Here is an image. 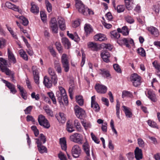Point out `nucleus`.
Segmentation results:
<instances>
[{
  "mask_svg": "<svg viewBox=\"0 0 160 160\" xmlns=\"http://www.w3.org/2000/svg\"><path fill=\"white\" fill-rule=\"evenodd\" d=\"M6 45V40L2 38H0V49L5 47Z\"/></svg>",
  "mask_w": 160,
  "mask_h": 160,
  "instance_id": "8fccbe9b",
  "label": "nucleus"
},
{
  "mask_svg": "<svg viewBox=\"0 0 160 160\" xmlns=\"http://www.w3.org/2000/svg\"><path fill=\"white\" fill-rule=\"evenodd\" d=\"M19 53L24 60L27 61L28 59V56L26 52L23 50L21 49L19 51Z\"/></svg>",
  "mask_w": 160,
  "mask_h": 160,
  "instance_id": "f704fd0d",
  "label": "nucleus"
},
{
  "mask_svg": "<svg viewBox=\"0 0 160 160\" xmlns=\"http://www.w3.org/2000/svg\"><path fill=\"white\" fill-rule=\"evenodd\" d=\"M131 80L133 86L135 87L139 86L141 82V77L135 73L132 75L131 77Z\"/></svg>",
  "mask_w": 160,
  "mask_h": 160,
  "instance_id": "423d86ee",
  "label": "nucleus"
},
{
  "mask_svg": "<svg viewBox=\"0 0 160 160\" xmlns=\"http://www.w3.org/2000/svg\"><path fill=\"white\" fill-rule=\"evenodd\" d=\"M132 96V94L129 92L124 91L122 92V98H124L125 97L131 98Z\"/></svg>",
  "mask_w": 160,
  "mask_h": 160,
  "instance_id": "a19ab883",
  "label": "nucleus"
},
{
  "mask_svg": "<svg viewBox=\"0 0 160 160\" xmlns=\"http://www.w3.org/2000/svg\"><path fill=\"white\" fill-rule=\"evenodd\" d=\"M47 94L50 98L52 100L53 103L54 104H56V103L57 102L53 93L51 92H48Z\"/></svg>",
  "mask_w": 160,
  "mask_h": 160,
  "instance_id": "58836bf2",
  "label": "nucleus"
},
{
  "mask_svg": "<svg viewBox=\"0 0 160 160\" xmlns=\"http://www.w3.org/2000/svg\"><path fill=\"white\" fill-rule=\"evenodd\" d=\"M39 124L47 129L49 128L50 127V124L48 120L42 115L38 116V119Z\"/></svg>",
  "mask_w": 160,
  "mask_h": 160,
  "instance_id": "7ed1b4c3",
  "label": "nucleus"
},
{
  "mask_svg": "<svg viewBox=\"0 0 160 160\" xmlns=\"http://www.w3.org/2000/svg\"><path fill=\"white\" fill-rule=\"evenodd\" d=\"M48 73L50 75L53 83L56 85L57 82L58 78L54 70L51 68H49L48 69Z\"/></svg>",
  "mask_w": 160,
  "mask_h": 160,
  "instance_id": "9b49d317",
  "label": "nucleus"
},
{
  "mask_svg": "<svg viewBox=\"0 0 160 160\" xmlns=\"http://www.w3.org/2000/svg\"><path fill=\"white\" fill-rule=\"evenodd\" d=\"M60 143L61 144L62 149L66 150L67 149L66 141L65 138H61L60 139Z\"/></svg>",
  "mask_w": 160,
  "mask_h": 160,
  "instance_id": "7c9ffc66",
  "label": "nucleus"
},
{
  "mask_svg": "<svg viewBox=\"0 0 160 160\" xmlns=\"http://www.w3.org/2000/svg\"><path fill=\"white\" fill-rule=\"evenodd\" d=\"M0 68L2 72H4L7 75L11 76L12 79V81H15L14 79V73L12 72L9 68H7L3 67L2 65L0 63Z\"/></svg>",
  "mask_w": 160,
  "mask_h": 160,
  "instance_id": "6e6552de",
  "label": "nucleus"
},
{
  "mask_svg": "<svg viewBox=\"0 0 160 160\" xmlns=\"http://www.w3.org/2000/svg\"><path fill=\"white\" fill-rule=\"evenodd\" d=\"M95 88L98 93L104 94L105 93L107 90L106 86L99 84H96L95 86Z\"/></svg>",
  "mask_w": 160,
  "mask_h": 160,
  "instance_id": "9d476101",
  "label": "nucleus"
},
{
  "mask_svg": "<svg viewBox=\"0 0 160 160\" xmlns=\"http://www.w3.org/2000/svg\"><path fill=\"white\" fill-rule=\"evenodd\" d=\"M148 97L152 101L155 102L156 101L155 94L151 90H148Z\"/></svg>",
  "mask_w": 160,
  "mask_h": 160,
  "instance_id": "2f4dec72",
  "label": "nucleus"
},
{
  "mask_svg": "<svg viewBox=\"0 0 160 160\" xmlns=\"http://www.w3.org/2000/svg\"><path fill=\"white\" fill-rule=\"evenodd\" d=\"M58 156L60 160H67L66 157L62 152H60L58 153Z\"/></svg>",
  "mask_w": 160,
  "mask_h": 160,
  "instance_id": "0e129e2a",
  "label": "nucleus"
},
{
  "mask_svg": "<svg viewBox=\"0 0 160 160\" xmlns=\"http://www.w3.org/2000/svg\"><path fill=\"white\" fill-rule=\"evenodd\" d=\"M43 109L48 115L52 116V112L49 108L48 106H46L44 107Z\"/></svg>",
  "mask_w": 160,
  "mask_h": 160,
  "instance_id": "49530a36",
  "label": "nucleus"
},
{
  "mask_svg": "<svg viewBox=\"0 0 160 160\" xmlns=\"http://www.w3.org/2000/svg\"><path fill=\"white\" fill-rule=\"evenodd\" d=\"M45 2L47 11L49 12H51L52 8L51 4L48 0H46Z\"/></svg>",
  "mask_w": 160,
  "mask_h": 160,
  "instance_id": "c03bdc74",
  "label": "nucleus"
},
{
  "mask_svg": "<svg viewBox=\"0 0 160 160\" xmlns=\"http://www.w3.org/2000/svg\"><path fill=\"white\" fill-rule=\"evenodd\" d=\"M33 76L38 75V70L34 66H33L32 68Z\"/></svg>",
  "mask_w": 160,
  "mask_h": 160,
  "instance_id": "e2e57ef3",
  "label": "nucleus"
},
{
  "mask_svg": "<svg viewBox=\"0 0 160 160\" xmlns=\"http://www.w3.org/2000/svg\"><path fill=\"white\" fill-rule=\"evenodd\" d=\"M111 35L113 37L116 38H118L120 37V35L116 31H113L111 32Z\"/></svg>",
  "mask_w": 160,
  "mask_h": 160,
  "instance_id": "3c124183",
  "label": "nucleus"
},
{
  "mask_svg": "<svg viewBox=\"0 0 160 160\" xmlns=\"http://www.w3.org/2000/svg\"><path fill=\"white\" fill-rule=\"evenodd\" d=\"M67 55L64 53L61 57V62L62 68L66 72H68L70 69L69 61Z\"/></svg>",
  "mask_w": 160,
  "mask_h": 160,
  "instance_id": "f257e3e1",
  "label": "nucleus"
},
{
  "mask_svg": "<svg viewBox=\"0 0 160 160\" xmlns=\"http://www.w3.org/2000/svg\"><path fill=\"white\" fill-rule=\"evenodd\" d=\"M81 149L78 145H74L72 148L71 153L72 156L75 158L79 157L81 154Z\"/></svg>",
  "mask_w": 160,
  "mask_h": 160,
  "instance_id": "0eeeda50",
  "label": "nucleus"
},
{
  "mask_svg": "<svg viewBox=\"0 0 160 160\" xmlns=\"http://www.w3.org/2000/svg\"><path fill=\"white\" fill-rule=\"evenodd\" d=\"M50 27L53 33H58V27L57 24L50 25Z\"/></svg>",
  "mask_w": 160,
  "mask_h": 160,
  "instance_id": "4c0bfd02",
  "label": "nucleus"
},
{
  "mask_svg": "<svg viewBox=\"0 0 160 160\" xmlns=\"http://www.w3.org/2000/svg\"><path fill=\"white\" fill-rule=\"evenodd\" d=\"M83 149L88 156H90L89 147L87 142H85L83 145Z\"/></svg>",
  "mask_w": 160,
  "mask_h": 160,
  "instance_id": "cd10ccee",
  "label": "nucleus"
},
{
  "mask_svg": "<svg viewBox=\"0 0 160 160\" xmlns=\"http://www.w3.org/2000/svg\"><path fill=\"white\" fill-rule=\"evenodd\" d=\"M124 1L125 6L128 10H129L133 8V0H124Z\"/></svg>",
  "mask_w": 160,
  "mask_h": 160,
  "instance_id": "393cba45",
  "label": "nucleus"
},
{
  "mask_svg": "<svg viewBox=\"0 0 160 160\" xmlns=\"http://www.w3.org/2000/svg\"><path fill=\"white\" fill-rule=\"evenodd\" d=\"M122 33L125 36L128 34L129 31L126 26H124L122 28Z\"/></svg>",
  "mask_w": 160,
  "mask_h": 160,
  "instance_id": "603ef678",
  "label": "nucleus"
},
{
  "mask_svg": "<svg viewBox=\"0 0 160 160\" xmlns=\"http://www.w3.org/2000/svg\"><path fill=\"white\" fill-rule=\"evenodd\" d=\"M77 117L81 119L82 118L84 117L85 112L82 108L79 107L78 106L76 105L74 108Z\"/></svg>",
  "mask_w": 160,
  "mask_h": 160,
  "instance_id": "1a4fd4ad",
  "label": "nucleus"
},
{
  "mask_svg": "<svg viewBox=\"0 0 160 160\" xmlns=\"http://www.w3.org/2000/svg\"><path fill=\"white\" fill-rule=\"evenodd\" d=\"M138 52L141 56L145 57L146 56V53L145 51L143 48L142 47L139 48L137 50Z\"/></svg>",
  "mask_w": 160,
  "mask_h": 160,
  "instance_id": "a18cd8bd",
  "label": "nucleus"
},
{
  "mask_svg": "<svg viewBox=\"0 0 160 160\" xmlns=\"http://www.w3.org/2000/svg\"><path fill=\"white\" fill-rule=\"evenodd\" d=\"M8 57L9 62H13L14 63H15L16 62L15 58L13 54L10 51L9 48L8 49Z\"/></svg>",
  "mask_w": 160,
  "mask_h": 160,
  "instance_id": "412c9836",
  "label": "nucleus"
},
{
  "mask_svg": "<svg viewBox=\"0 0 160 160\" xmlns=\"http://www.w3.org/2000/svg\"><path fill=\"white\" fill-rule=\"evenodd\" d=\"M88 46L93 51H97L98 49L97 44L92 42H90L88 44Z\"/></svg>",
  "mask_w": 160,
  "mask_h": 160,
  "instance_id": "473e14b6",
  "label": "nucleus"
},
{
  "mask_svg": "<svg viewBox=\"0 0 160 160\" xmlns=\"http://www.w3.org/2000/svg\"><path fill=\"white\" fill-rule=\"evenodd\" d=\"M40 13L41 19L43 22H44L46 20V15L45 12L42 11H41Z\"/></svg>",
  "mask_w": 160,
  "mask_h": 160,
  "instance_id": "69168bd1",
  "label": "nucleus"
},
{
  "mask_svg": "<svg viewBox=\"0 0 160 160\" xmlns=\"http://www.w3.org/2000/svg\"><path fill=\"white\" fill-rule=\"evenodd\" d=\"M73 127L72 124H70L68 122L67 123V130L69 132H72L75 130L73 129Z\"/></svg>",
  "mask_w": 160,
  "mask_h": 160,
  "instance_id": "79ce46f5",
  "label": "nucleus"
},
{
  "mask_svg": "<svg viewBox=\"0 0 160 160\" xmlns=\"http://www.w3.org/2000/svg\"><path fill=\"white\" fill-rule=\"evenodd\" d=\"M40 141L41 142H43V143H44L46 141V138L45 135H44L42 133H41L40 134V137H39Z\"/></svg>",
  "mask_w": 160,
  "mask_h": 160,
  "instance_id": "13d9d810",
  "label": "nucleus"
},
{
  "mask_svg": "<svg viewBox=\"0 0 160 160\" xmlns=\"http://www.w3.org/2000/svg\"><path fill=\"white\" fill-rule=\"evenodd\" d=\"M55 45L57 49L59 52H62V48L60 43L59 42H56Z\"/></svg>",
  "mask_w": 160,
  "mask_h": 160,
  "instance_id": "5fc2aeb1",
  "label": "nucleus"
},
{
  "mask_svg": "<svg viewBox=\"0 0 160 160\" xmlns=\"http://www.w3.org/2000/svg\"><path fill=\"white\" fill-rule=\"evenodd\" d=\"M113 68L118 73H121V70L119 65L117 64H114L113 65Z\"/></svg>",
  "mask_w": 160,
  "mask_h": 160,
  "instance_id": "4d7b16f0",
  "label": "nucleus"
},
{
  "mask_svg": "<svg viewBox=\"0 0 160 160\" xmlns=\"http://www.w3.org/2000/svg\"><path fill=\"white\" fill-rule=\"evenodd\" d=\"M147 29L155 37H157L159 36V32L158 30L156 28L153 26H150L147 27Z\"/></svg>",
  "mask_w": 160,
  "mask_h": 160,
  "instance_id": "4468645a",
  "label": "nucleus"
},
{
  "mask_svg": "<svg viewBox=\"0 0 160 160\" xmlns=\"http://www.w3.org/2000/svg\"><path fill=\"white\" fill-rule=\"evenodd\" d=\"M52 83L53 82L52 80H50L46 76H44L43 83L45 87L48 88H50L52 86Z\"/></svg>",
  "mask_w": 160,
  "mask_h": 160,
  "instance_id": "a211bd4d",
  "label": "nucleus"
},
{
  "mask_svg": "<svg viewBox=\"0 0 160 160\" xmlns=\"http://www.w3.org/2000/svg\"><path fill=\"white\" fill-rule=\"evenodd\" d=\"M58 23L60 29L64 30L66 29V25L64 19L61 17H59L58 18Z\"/></svg>",
  "mask_w": 160,
  "mask_h": 160,
  "instance_id": "2eb2a0df",
  "label": "nucleus"
},
{
  "mask_svg": "<svg viewBox=\"0 0 160 160\" xmlns=\"http://www.w3.org/2000/svg\"><path fill=\"white\" fill-rule=\"evenodd\" d=\"M76 99L77 102L80 106H82L83 104V100L82 96H76Z\"/></svg>",
  "mask_w": 160,
  "mask_h": 160,
  "instance_id": "c9c22d12",
  "label": "nucleus"
},
{
  "mask_svg": "<svg viewBox=\"0 0 160 160\" xmlns=\"http://www.w3.org/2000/svg\"><path fill=\"white\" fill-rule=\"evenodd\" d=\"M117 42L120 45H125L126 47L129 48L130 47L129 44H128V39L126 38H120L117 40Z\"/></svg>",
  "mask_w": 160,
  "mask_h": 160,
  "instance_id": "a878e982",
  "label": "nucleus"
},
{
  "mask_svg": "<svg viewBox=\"0 0 160 160\" xmlns=\"http://www.w3.org/2000/svg\"><path fill=\"white\" fill-rule=\"evenodd\" d=\"M55 117L59 122L62 123H64L66 120L64 115L63 113L59 112V115L56 116Z\"/></svg>",
  "mask_w": 160,
  "mask_h": 160,
  "instance_id": "b1692460",
  "label": "nucleus"
},
{
  "mask_svg": "<svg viewBox=\"0 0 160 160\" xmlns=\"http://www.w3.org/2000/svg\"><path fill=\"white\" fill-rule=\"evenodd\" d=\"M75 7L78 12L85 15H87V13L86 12V7H85L82 2L80 0H75Z\"/></svg>",
  "mask_w": 160,
  "mask_h": 160,
  "instance_id": "20e7f679",
  "label": "nucleus"
},
{
  "mask_svg": "<svg viewBox=\"0 0 160 160\" xmlns=\"http://www.w3.org/2000/svg\"><path fill=\"white\" fill-rule=\"evenodd\" d=\"M94 40L96 41H102L105 40V36L102 34H98L96 35L94 37Z\"/></svg>",
  "mask_w": 160,
  "mask_h": 160,
  "instance_id": "bb28decb",
  "label": "nucleus"
},
{
  "mask_svg": "<svg viewBox=\"0 0 160 160\" xmlns=\"http://www.w3.org/2000/svg\"><path fill=\"white\" fill-rule=\"evenodd\" d=\"M117 12L120 13L123 12L124 10V8L123 5H118L117 8Z\"/></svg>",
  "mask_w": 160,
  "mask_h": 160,
  "instance_id": "052dcab7",
  "label": "nucleus"
},
{
  "mask_svg": "<svg viewBox=\"0 0 160 160\" xmlns=\"http://www.w3.org/2000/svg\"><path fill=\"white\" fill-rule=\"evenodd\" d=\"M120 103L119 100H117V104L116 105V114L118 118L120 119V117L119 116L120 113Z\"/></svg>",
  "mask_w": 160,
  "mask_h": 160,
  "instance_id": "e433bc0d",
  "label": "nucleus"
},
{
  "mask_svg": "<svg viewBox=\"0 0 160 160\" xmlns=\"http://www.w3.org/2000/svg\"><path fill=\"white\" fill-rule=\"evenodd\" d=\"M36 140L37 141L36 143L37 144V147L39 152L41 153L47 152V149L46 147L42 145V142L40 141L39 138H36Z\"/></svg>",
  "mask_w": 160,
  "mask_h": 160,
  "instance_id": "f8f14e48",
  "label": "nucleus"
},
{
  "mask_svg": "<svg viewBox=\"0 0 160 160\" xmlns=\"http://www.w3.org/2000/svg\"><path fill=\"white\" fill-rule=\"evenodd\" d=\"M153 66L156 69L159 71L160 69V64L157 61H155L152 63Z\"/></svg>",
  "mask_w": 160,
  "mask_h": 160,
  "instance_id": "6e6d98bb",
  "label": "nucleus"
},
{
  "mask_svg": "<svg viewBox=\"0 0 160 160\" xmlns=\"http://www.w3.org/2000/svg\"><path fill=\"white\" fill-rule=\"evenodd\" d=\"M138 143L140 147H144L145 146V144L141 138H139L138 139Z\"/></svg>",
  "mask_w": 160,
  "mask_h": 160,
  "instance_id": "bf43d9fd",
  "label": "nucleus"
},
{
  "mask_svg": "<svg viewBox=\"0 0 160 160\" xmlns=\"http://www.w3.org/2000/svg\"><path fill=\"white\" fill-rule=\"evenodd\" d=\"M74 124L76 127L77 131L79 132H81L82 131L81 126L78 120H75Z\"/></svg>",
  "mask_w": 160,
  "mask_h": 160,
  "instance_id": "ea45409f",
  "label": "nucleus"
},
{
  "mask_svg": "<svg viewBox=\"0 0 160 160\" xmlns=\"http://www.w3.org/2000/svg\"><path fill=\"white\" fill-rule=\"evenodd\" d=\"M135 158L137 160H139L142 158V154L141 149L136 147L134 151Z\"/></svg>",
  "mask_w": 160,
  "mask_h": 160,
  "instance_id": "f3484780",
  "label": "nucleus"
},
{
  "mask_svg": "<svg viewBox=\"0 0 160 160\" xmlns=\"http://www.w3.org/2000/svg\"><path fill=\"white\" fill-rule=\"evenodd\" d=\"M31 11L34 14H37L39 12V8L36 5L34 4L33 2L31 3Z\"/></svg>",
  "mask_w": 160,
  "mask_h": 160,
  "instance_id": "5701e85b",
  "label": "nucleus"
},
{
  "mask_svg": "<svg viewBox=\"0 0 160 160\" xmlns=\"http://www.w3.org/2000/svg\"><path fill=\"white\" fill-rule=\"evenodd\" d=\"M148 125L151 127L158 128V127L156 123L151 120H148Z\"/></svg>",
  "mask_w": 160,
  "mask_h": 160,
  "instance_id": "37998d69",
  "label": "nucleus"
},
{
  "mask_svg": "<svg viewBox=\"0 0 160 160\" xmlns=\"http://www.w3.org/2000/svg\"><path fill=\"white\" fill-rule=\"evenodd\" d=\"M122 107L124 109V111L126 116L128 118H131L132 114L131 112L129 110V108L124 106H123Z\"/></svg>",
  "mask_w": 160,
  "mask_h": 160,
  "instance_id": "c756f323",
  "label": "nucleus"
},
{
  "mask_svg": "<svg viewBox=\"0 0 160 160\" xmlns=\"http://www.w3.org/2000/svg\"><path fill=\"white\" fill-rule=\"evenodd\" d=\"M5 6L8 8L11 9L13 8L14 5L12 4L10 2H6L5 3Z\"/></svg>",
  "mask_w": 160,
  "mask_h": 160,
  "instance_id": "774afa93",
  "label": "nucleus"
},
{
  "mask_svg": "<svg viewBox=\"0 0 160 160\" xmlns=\"http://www.w3.org/2000/svg\"><path fill=\"white\" fill-rule=\"evenodd\" d=\"M32 108L33 106H30L27 107L24 110L25 114H30Z\"/></svg>",
  "mask_w": 160,
  "mask_h": 160,
  "instance_id": "864d4df0",
  "label": "nucleus"
},
{
  "mask_svg": "<svg viewBox=\"0 0 160 160\" xmlns=\"http://www.w3.org/2000/svg\"><path fill=\"white\" fill-rule=\"evenodd\" d=\"M101 55L104 62H109L108 58L110 57V55L109 52L106 51L103 52L101 53Z\"/></svg>",
  "mask_w": 160,
  "mask_h": 160,
  "instance_id": "6ab92c4d",
  "label": "nucleus"
},
{
  "mask_svg": "<svg viewBox=\"0 0 160 160\" xmlns=\"http://www.w3.org/2000/svg\"><path fill=\"white\" fill-rule=\"evenodd\" d=\"M20 20L22 21V23L24 26H27L28 23V20L23 16H21L19 17Z\"/></svg>",
  "mask_w": 160,
  "mask_h": 160,
  "instance_id": "09e8293b",
  "label": "nucleus"
},
{
  "mask_svg": "<svg viewBox=\"0 0 160 160\" xmlns=\"http://www.w3.org/2000/svg\"><path fill=\"white\" fill-rule=\"evenodd\" d=\"M95 96H92L91 98V107L92 108H93L96 111H98L100 109V107L98 103L95 101Z\"/></svg>",
  "mask_w": 160,
  "mask_h": 160,
  "instance_id": "dca6fc26",
  "label": "nucleus"
},
{
  "mask_svg": "<svg viewBox=\"0 0 160 160\" xmlns=\"http://www.w3.org/2000/svg\"><path fill=\"white\" fill-rule=\"evenodd\" d=\"M84 28L85 31L87 34H89L93 31V29L89 24H86Z\"/></svg>",
  "mask_w": 160,
  "mask_h": 160,
  "instance_id": "72a5a7b5",
  "label": "nucleus"
},
{
  "mask_svg": "<svg viewBox=\"0 0 160 160\" xmlns=\"http://www.w3.org/2000/svg\"><path fill=\"white\" fill-rule=\"evenodd\" d=\"M99 73L102 77L106 78L110 77L111 75L109 71L106 69L101 68L99 69Z\"/></svg>",
  "mask_w": 160,
  "mask_h": 160,
  "instance_id": "4be33fe9",
  "label": "nucleus"
},
{
  "mask_svg": "<svg viewBox=\"0 0 160 160\" xmlns=\"http://www.w3.org/2000/svg\"><path fill=\"white\" fill-rule=\"evenodd\" d=\"M69 139L73 142L81 144L82 143L83 138L81 134L75 133L70 136Z\"/></svg>",
  "mask_w": 160,
  "mask_h": 160,
  "instance_id": "f03ea898",
  "label": "nucleus"
},
{
  "mask_svg": "<svg viewBox=\"0 0 160 160\" xmlns=\"http://www.w3.org/2000/svg\"><path fill=\"white\" fill-rule=\"evenodd\" d=\"M54 68L56 71L58 73L62 72V68L60 62L58 60H55L54 63Z\"/></svg>",
  "mask_w": 160,
  "mask_h": 160,
  "instance_id": "aec40b11",
  "label": "nucleus"
},
{
  "mask_svg": "<svg viewBox=\"0 0 160 160\" xmlns=\"http://www.w3.org/2000/svg\"><path fill=\"white\" fill-rule=\"evenodd\" d=\"M62 42L65 47L69 49L71 46V43L68 39L66 38H63L62 39Z\"/></svg>",
  "mask_w": 160,
  "mask_h": 160,
  "instance_id": "c85d7f7f",
  "label": "nucleus"
},
{
  "mask_svg": "<svg viewBox=\"0 0 160 160\" xmlns=\"http://www.w3.org/2000/svg\"><path fill=\"white\" fill-rule=\"evenodd\" d=\"M2 81L4 83H5L7 87L10 90L11 92L14 94L17 92V90L15 88L14 85L5 80L2 79Z\"/></svg>",
  "mask_w": 160,
  "mask_h": 160,
  "instance_id": "ddd939ff",
  "label": "nucleus"
},
{
  "mask_svg": "<svg viewBox=\"0 0 160 160\" xmlns=\"http://www.w3.org/2000/svg\"><path fill=\"white\" fill-rule=\"evenodd\" d=\"M91 135L92 137V139L94 141V142L97 143H99L100 141L95 136L93 133L92 132L91 133Z\"/></svg>",
  "mask_w": 160,
  "mask_h": 160,
  "instance_id": "680f3d73",
  "label": "nucleus"
},
{
  "mask_svg": "<svg viewBox=\"0 0 160 160\" xmlns=\"http://www.w3.org/2000/svg\"><path fill=\"white\" fill-rule=\"evenodd\" d=\"M80 19H78L77 20L75 21L72 24V27L74 28H76L78 27L80 24Z\"/></svg>",
  "mask_w": 160,
  "mask_h": 160,
  "instance_id": "338daca9",
  "label": "nucleus"
},
{
  "mask_svg": "<svg viewBox=\"0 0 160 160\" xmlns=\"http://www.w3.org/2000/svg\"><path fill=\"white\" fill-rule=\"evenodd\" d=\"M59 90L56 92V96L59 103L60 104H63L62 99L66 95V91L65 89L61 87L59 88Z\"/></svg>",
  "mask_w": 160,
  "mask_h": 160,
  "instance_id": "39448f33",
  "label": "nucleus"
},
{
  "mask_svg": "<svg viewBox=\"0 0 160 160\" xmlns=\"http://www.w3.org/2000/svg\"><path fill=\"white\" fill-rule=\"evenodd\" d=\"M125 18L126 21L130 24L134 22V19L131 16H127L125 17Z\"/></svg>",
  "mask_w": 160,
  "mask_h": 160,
  "instance_id": "de8ad7c7",
  "label": "nucleus"
}]
</instances>
